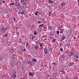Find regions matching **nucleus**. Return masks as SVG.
Returning a JSON list of instances; mask_svg holds the SVG:
<instances>
[{"instance_id": "f257e3e1", "label": "nucleus", "mask_w": 79, "mask_h": 79, "mask_svg": "<svg viewBox=\"0 0 79 79\" xmlns=\"http://www.w3.org/2000/svg\"><path fill=\"white\" fill-rule=\"evenodd\" d=\"M41 39H42V40H46L47 39V36L46 35H44L41 38Z\"/></svg>"}, {"instance_id": "f03ea898", "label": "nucleus", "mask_w": 79, "mask_h": 79, "mask_svg": "<svg viewBox=\"0 0 79 79\" xmlns=\"http://www.w3.org/2000/svg\"><path fill=\"white\" fill-rule=\"evenodd\" d=\"M16 58V56L15 54H13L12 56V60H14Z\"/></svg>"}, {"instance_id": "7ed1b4c3", "label": "nucleus", "mask_w": 79, "mask_h": 79, "mask_svg": "<svg viewBox=\"0 0 79 79\" xmlns=\"http://www.w3.org/2000/svg\"><path fill=\"white\" fill-rule=\"evenodd\" d=\"M16 75L15 74H13L12 75L11 77V78H13V79H15V78H16Z\"/></svg>"}, {"instance_id": "20e7f679", "label": "nucleus", "mask_w": 79, "mask_h": 79, "mask_svg": "<svg viewBox=\"0 0 79 79\" xmlns=\"http://www.w3.org/2000/svg\"><path fill=\"white\" fill-rule=\"evenodd\" d=\"M28 75L30 76H34V73L32 72L31 73L29 72L28 73Z\"/></svg>"}, {"instance_id": "39448f33", "label": "nucleus", "mask_w": 79, "mask_h": 79, "mask_svg": "<svg viewBox=\"0 0 79 79\" xmlns=\"http://www.w3.org/2000/svg\"><path fill=\"white\" fill-rule=\"evenodd\" d=\"M0 31H2V32H3V31H6V30H5V29L4 27H2L1 28V30H0Z\"/></svg>"}, {"instance_id": "423d86ee", "label": "nucleus", "mask_w": 79, "mask_h": 79, "mask_svg": "<svg viewBox=\"0 0 79 79\" xmlns=\"http://www.w3.org/2000/svg\"><path fill=\"white\" fill-rule=\"evenodd\" d=\"M35 64V63L33 62L32 61L30 62V66H33V65H34Z\"/></svg>"}, {"instance_id": "0eeeda50", "label": "nucleus", "mask_w": 79, "mask_h": 79, "mask_svg": "<svg viewBox=\"0 0 79 79\" xmlns=\"http://www.w3.org/2000/svg\"><path fill=\"white\" fill-rule=\"evenodd\" d=\"M39 45H36L35 47V50H38V49H39Z\"/></svg>"}, {"instance_id": "6e6552de", "label": "nucleus", "mask_w": 79, "mask_h": 79, "mask_svg": "<svg viewBox=\"0 0 79 79\" xmlns=\"http://www.w3.org/2000/svg\"><path fill=\"white\" fill-rule=\"evenodd\" d=\"M61 7H63V6H65L66 4L64 3V2H63L61 3Z\"/></svg>"}, {"instance_id": "1a4fd4ad", "label": "nucleus", "mask_w": 79, "mask_h": 79, "mask_svg": "<svg viewBox=\"0 0 79 79\" xmlns=\"http://www.w3.org/2000/svg\"><path fill=\"white\" fill-rule=\"evenodd\" d=\"M44 52L45 54H47V48H44Z\"/></svg>"}, {"instance_id": "9d476101", "label": "nucleus", "mask_w": 79, "mask_h": 79, "mask_svg": "<svg viewBox=\"0 0 79 79\" xmlns=\"http://www.w3.org/2000/svg\"><path fill=\"white\" fill-rule=\"evenodd\" d=\"M60 72H61V73H62V74H66V73H65V71H64V70H60Z\"/></svg>"}, {"instance_id": "9b49d317", "label": "nucleus", "mask_w": 79, "mask_h": 79, "mask_svg": "<svg viewBox=\"0 0 79 79\" xmlns=\"http://www.w3.org/2000/svg\"><path fill=\"white\" fill-rule=\"evenodd\" d=\"M53 76H54V77H56V76H57V72L54 73L53 74Z\"/></svg>"}, {"instance_id": "f8f14e48", "label": "nucleus", "mask_w": 79, "mask_h": 79, "mask_svg": "<svg viewBox=\"0 0 79 79\" xmlns=\"http://www.w3.org/2000/svg\"><path fill=\"white\" fill-rule=\"evenodd\" d=\"M32 61L35 63L37 61V60L34 59L32 60Z\"/></svg>"}, {"instance_id": "ddd939ff", "label": "nucleus", "mask_w": 79, "mask_h": 79, "mask_svg": "<svg viewBox=\"0 0 79 79\" xmlns=\"http://www.w3.org/2000/svg\"><path fill=\"white\" fill-rule=\"evenodd\" d=\"M74 63V62L69 63V66H72V65H73Z\"/></svg>"}, {"instance_id": "4468645a", "label": "nucleus", "mask_w": 79, "mask_h": 79, "mask_svg": "<svg viewBox=\"0 0 79 79\" xmlns=\"http://www.w3.org/2000/svg\"><path fill=\"white\" fill-rule=\"evenodd\" d=\"M74 52H72V53H71V54L69 55V56H70V57H71L72 55H74Z\"/></svg>"}, {"instance_id": "2eb2a0df", "label": "nucleus", "mask_w": 79, "mask_h": 79, "mask_svg": "<svg viewBox=\"0 0 79 79\" xmlns=\"http://www.w3.org/2000/svg\"><path fill=\"white\" fill-rule=\"evenodd\" d=\"M14 5H15V2L12 3H10L9 4V5H11L12 6H14Z\"/></svg>"}, {"instance_id": "dca6fc26", "label": "nucleus", "mask_w": 79, "mask_h": 79, "mask_svg": "<svg viewBox=\"0 0 79 79\" xmlns=\"http://www.w3.org/2000/svg\"><path fill=\"white\" fill-rule=\"evenodd\" d=\"M48 29L49 30H52V28L51 26H49L48 27Z\"/></svg>"}, {"instance_id": "f3484780", "label": "nucleus", "mask_w": 79, "mask_h": 79, "mask_svg": "<svg viewBox=\"0 0 79 79\" xmlns=\"http://www.w3.org/2000/svg\"><path fill=\"white\" fill-rule=\"evenodd\" d=\"M19 43H22V39H21V38H20L19 39Z\"/></svg>"}, {"instance_id": "a211bd4d", "label": "nucleus", "mask_w": 79, "mask_h": 79, "mask_svg": "<svg viewBox=\"0 0 79 79\" xmlns=\"http://www.w3.org/2000/svg\"><path fill=\"white\" fill-rule=\"evenodd\" d=\"M44 45V43H40V47H42V46H43Z\"/></svg>"}, {"instance_id": "6ab92c4d", "label": "nucleus", "mask_w": 79, "mask_h": 79, "mask_svg": "<svg viewBox=\"0 0 79 79\" xmlns=\"http://www.w3.org/2000/svg\"><path fill=\"white\" fill-rule=\"evenodd\" d=\"M61 39L62 40H64V39H65V36H63L61 38Z\"/></svg>"}, {"instance_id": "aec40b11", "label": "nucleus", "mask_w": 79, "mask_h": 79, "mask_svg": "<svg viewBox=\"0 0 79 79\" xmlns=\"http://www.w3.org/2000/svg\"><path fill=\"white\" fill-rule=\"evenodd\" d=\"M18 6L17 7L18 8H19L21 7V6L20 5H18Z\"/></svg>"}, {"instance_id": "412c9836", "label": "nucleus", "mask_w": 79, "mask_h": 79, "mask_svg": "<svg viewBox=\"0 0 79 79\" xmlns=\"http://www.w3.org/2000/svg\"><path fill=\"white\" fill-rule=\"evenodd\" d=\"M63 33V31L62 30H61L60 31V34H62V33Z\"/></svg>"}, {"instance_id": "4be33fe9", "label": "nucleus", "mask_w": 79, "mask_h": 79, "mask_svg": "<svg viewBox=\"0 0 79 79\" xmlns=\"http://www.w3.org/2000/svg\"><path fill=\"white\" fill-rule=\"evenodd\" d=\"M61 56L62 58H64V57H65V56L64 54L61 55Z\"/></svg>"}, {"instance_id": "5701e85b", "label": "nucleus", "mask_w": 79, "mask_h": 79, "mask_svg": "<svg viewBox=\"0 0 79 79\" xmlns=\"http://www.w3.org/2000/svg\"><path fill=\"white\" fill-rule=\"evenodd\" d=\"M39 13V12L38 11H36V12H35V15H36V16H37V15H38V13Z\"/></svg>"}, {"instance_id": "b1692460", "label": "nucleus", "mask_w": 79, "mask_h": 79, "mask_svg": "<svg viewBox=\"0 0 79 79\" xmlns=\"http://www.w3.org/2000/svg\"><path fill=\"white\" fill-rule=\"evenodd\" d=\"M43 26H44V24H41L39 25L40 27H43Z\"/></svg>"}, {"instance_id": "393cba45", "label": "nucleus", "mask_w": 79, "mask_h": 79, "mask_svg": "<svg viewBox=\"0 0 79 79\" xmlns=\"http://www.w3.org/2000/svg\"><path fill=\"white\" fill-rule=\"evenodd\" d=\"M34 35H36L37 34V31H35L34 33Z\"/></svg>"}, {"instance_id": "a878e982", "label": "nucleus", "mask_w": 79, "mask_h": 79, "mask_svg": "<svg viewBox=\"0 0 79 79\" xmlns=\"http://www.w3.org/2000/svg\"><path fill=\"white\" fill-rule=\"evenodd\" d=\"M18 15H21V11H19L18 12Z\"/></svg>"}, {"instance_id": "bb28decb", "label": "nucleus", "mask_w": 79, "mask_h": 79, "mask_svg": "<svg viewBox=\"0 0 79 79\" xmlns=\"http://www.w3.org/2000/svg\"><path fill=\"white\" fill-rule=\"evenodd\" d=\"M25 14V13H24V12L23 11L22 12H21V15H24Z\"/></svg>"}, {"instance_id": "cd10ccee", "label": "nucleus", "mask_w": 79, "mask_h": 79, "mask_svg": "<svg viewBox=\"0 0 79 79\" xmlns=\"http://www.w3.org/2000/svg\"><path fill=\"white\" fill-rule=\"evenodd\" d=\"M38 13H39V14H40V15H41V14H42V12L39 11V12H38Z\"/></svg>"}, {"instance_id": "c85d7f7f", "label": "nucleus", "mask_w": 79, "mask_h": 79, "mask_svg": "<svg viewBox=\"0 0 79 79\" xmlns=\"http://www.w3.org/2000/svg\"><path fill=\"white\" fill-rule=\"evenodd\" d=\"M15 29H16V31H18V29H19V27H15Z\"/></svg>"}, {"instance_id": "c756f323", "label": "nucleus", "mask_w": 79, "mask_h": 79, "mask_svg": "<svg viewBox=\"0 0 79 79\" xmlns=\"http://www.w3.org/2000/svg\"><path fill=\"white\" fill-rule=\"evenodd\" d=\"M27 63L28 64H29L30 65V64H31V61H27Z\"/></svg>"}, {"instance_id": "7c9ffc66", "label": "nucleus", "mask_w": 79, "mask_h": 79, "mask_svg": "<svg viewBox=\"0 0 79 79\" xmlns=\"http://www.w3.org/2000/svg\"><path fill=\"white\" fill-rule=\"evenodd\" d=\"M49 2L51 3H53V1H52L51 0H49Z\"/></svg>"}, {"instance_id": "2f4dec72", "label": "nucleus", "mask_w": 79, "mask_h": 79, "mask_svg": "<svg viewBox=\"0 0 79 79\" xmlns=\"http://www.w3.org/2000/svg\"><path fill=\"white\" fill-rule=\"evenodd\" d=\"M4 36L6 37H7V36H8V34H6L4 35Z\"/></svg>"}, {"instance_id": "473e14b6", "label": "nucleus", "mask_w": 79, "mask_h": 79, "mask_svg": "<svg viewBox=\"0 0 79 79\" xmlns=\"http://www.w3.org/2000/svg\"><path fill=\"white\" fill-rule=\"evenodd\" d=\"M50 35H51L52 36H53V35H54V33L53 34H52V33H51L50 34Z\"/></svg>"}, {"instance_id": "72a5a7b5", "label": "nucleus", "mask_w": 79, "mask_h": 79, "mask_svg": "<svg viewBox=\"0 0 79 79\" xmlns=\"http://www.w3.org/2000/svg\"><path fill=\"white\" fill-rule=\"evenodd\" d=\"M56 33H57V34H59L60 33V32L59 31H57L56 32Z\"/></svg>"}, {"instance_id": "f704fd0d", "label": "nucleus", "mask_w": 79, "mask_h": 79, "mask_svg": "<svg viewBox=\"0 0 79 79\" xmlns=\"http://www.w3.org/2000/svg\"><path fill=\"white\" fill-rule=\"evenodd\" d=\"M10 65H14V64H13L12 63H10Z\"/></svg>"}, {"instance_id": "c9c22d12", "label": "nucleus", "mask_w": 79, "mask_h": 79, "mask_svg": "<svg viewBox=\"0 0 79 79\" xmlns=\"http://www.w3.org/2000/svg\"><path fill=\"white\" fill-rule=\"evenodd\" d=\"M47 77H50V75H47Z\"/></svg>"}, {"instance_id": "e433bc0d", "label": "nucleus", "mask_w": 79, "mask_h": 79, "mask_svg": "<svg viewBox=\"0 0 79 79\" xmlns=\"http://www.w3.org/2000/svg\"><path fill=\"white\" fill-rule=\"evenodd\" d=\"M56 64H57L55 63V62H53V64H54V65H56Z\"/></svg>"}, {"instance_id": "4c0bfd02", "label": "nucleus", "mask_w": 79, "mask_h": 79, "mask_svg": "<svg viewBox=\"0 0 79 79\" xmlns=\"http://www.w3.org/2000/svg\"><path fill=\"white\" fill-rule=\"evenodd\" d=\"M15 4L16 6H17V7H18V5H17V3H15Z\"/></svg>"}, {"instance_id": "58836bf2", "label": "nucleus", "mask_w": 79, "mask_h": 79, "mask_svg": "<svg viewBox=\"0 0 79 79\" xmlns=\"http://www.w3.org/2000/svg\"><path fill=\"white\" fill-rule=\"evenodd\" d=\"M77 61H78V59H76V60H75V62H77Z\"/></svg>"}, {"instance_id": "ea45409f", "label": "nucleus", "mask_w": 79, "mask_h": 79, "mask_svg": "<svg viewBox=\"0 0 79 79\" xmlns=\"http://www.w3.org/2000/svg\"><path fill=\"white\" fill-rule=\"evenodd\" d=\"M60 51H63V48H60Z\"/></svg>"}, {"instance_id": "a19ab883", "label": "nucleus", "mask_w": 79, "mask_h": 79, "mask_svg": "<svg viewBox=\"0 0 79 79\" xmlns=\"http://www.w3.org/2000/svg\"><path fill=\"white\" fill-rule=\"evenodd\" d=\"M53 42H55V40L53 39Z\"/></svg>"}, {"instance_id": "79ce46f5", "label": "nucleus", "mask_w": 79, "mask_h": 79, "mask_svg": "<svg viewBox=\"0 0 79 79\" xmlns=\"http://www.w3.org/2000/svg\"><path fill=\"white\" fill-rule=\"evenodd\" d=\"M38 23H39V24L41 23V21H39L38 22Z\"/></svg>"}, {"instance_id": "37998d69", "label": "nucleus", "mask_w": 79, "mask_h": 79, "mask_svg": "<svg viewBox=\"0 0 79 79\" xmlns=\"http://www.w3.org/2000/svg\"><path fill=\"white\" fill-rule=\"evenodd\" d=\"M3 76H4V77H5V76H6V74H3Z\"/></svg>"}, {"instance_id": "c03bdc74", "label": "nucleus", "mask_w": 79, "mask_h": 79, "mask_svg": "<svg viewBox=\"0 0 79 79\" xmlns=\"http://www.w3.org/2000/svg\"><path fill=\"white\" fill-rule=\"evenodd\" d=\"M49 14H52V12H50V11H49Z\"/></svg>"}, {"instance_id": "a18cd8bd", "label": "nucleus", "mask_w": 79, "mask_h": 79, "mask_svg": "<svg viewBox=\"0 0 79 79\" xmlns=\"http://www.w3.org/2000/svg\"><path fill=\"white\" fill-rule=\"evenodd\" d=\"M27 45H28V43H26V46H27Z\"/></svg>"}, {"instance_id": "49530a36", "label": "nucleus", "mask_w": 79, "mask_h": 79, "mask_svg": "<svg viewBox=\"0 0 79 79\" xmlns=\"http://www.w3.org/2000/svg\"><path fill=\"white\" fill-rule=\"evenodd\" d=\"M18 10H17L15 12V13H18Z\"/></svg>"}, {"instance_id": "de8ad7c7", "label": "nucleus", "mask_w": 79, "mask_h": 79, "mask_svg": "<svg viewBox=\"0 0 79 79\" xmlns=\"http://www.w3.org/2000/svg\"><path fill=\"white\" fill-rule=\"evenodd\" d=\"M14 74H16V72L15 71L14 72Z\"/></svg>"}, {"instance_id": "09e8293b", "label": "nucleus", "mask_w": 79, "mask_h": 79, "mask_svg": "<svg viewBox=\"0 0 79 79\" xmlns=\"http://www.w3.org/2000/svg\"><path fill=\"white\" fill-rule=\"evenodd\" d=\"M26 4H27V2H25V3H24V5H26Z\"/></svg>"}, {"instance_id": "8fccbe9b", "label": "nucleus", "mask_w": 79, "mask_h": 79, "mask_svg": "<svg viewBox=\"0 0 79 79\" xmlns=\"http://www.w3.org/2000/svg\"><path fill=\"white\" fill-rule=\"evenodd\" d=\"M79 57V56H77V57H76V59H77V58H78Z\"/></svg>"}, {"instance_id": "3c124183", "label": "nucleus", "mask_w": 79, "mask_h": 79, "mask_svg": "<svg viewBox=\"0 0 79 79\" xmlns=\"http://www.w3.org/2000/svg\"><path fill=\"white\" fill-rule=\"evenodd\" d=\"M69 44H67V47H69Z\"/></svg>"}, {"instance_id": "603ef678", "label": "nucleus", "mask_w": 79, "mask_h": 79, "mask_svg": "<svg viewBox=\"0 0 79 79\" xmlns=\"http://www.w3.org/2000/svg\"><path fill=\"white\" fill-rule=\"evenodd\" d=\"M21 68H22V69H23V66H21Z\"/></svg>"}, {"instance_id": "864d4df0", "label": "nucleus", "mask_w": 79, "mask_h": 79, "mask_svg": "<svg viewBox=\"0 0 79 79\" xmlns=\"http://www.w3.org/2000/svg\"><path fill=\"white\" fill-rule=\"evenodd\" d=\"M58 28H59V29H60V28H61V26L59 27Z\"/></svg>"}, {"instance_id": "5fc2aeb1", "label": "nucleus", "mask_w": 79, "mask_h": 79, "mask_svg": "<svg viewBox=\"0 0 79 79\" xmlns=\"http://www.w3.org/2000/svg\"><path fill=\"white\" fill-rule=\"evenodd\" d=\"M2 3H4L5 2V1H2Z\"/></svg>"}, {"instance_id": "6e6d98bb", "label": "nucleus", "mask_w": 79, "mask_h": 79, "mask_svg": "<svg viewBox=\"0 0 79 79\" xmlns=\"http://www.w3.org/2000/svg\"><path fill=\"white\" fill-rule=\"evenodd\" d=\"M49 69H52V68L50 67L49 68Z\"/></svg>"}, {"instance_id": "4d7b16f0", "label": "nucleus", "mask_w": 79, "mask_h": 79, "mask_svg": "<svg viewBox=\"0 0 79 79\" xmlns=\"http://www.w3.org/2000/svg\"><path fill=\"white\" fill-rule=\"evenodd\" d=\"M34 36H32V39H33V38H34Z\"/></svg>"}, {"instance_id": "13d9d810", "label": "nucleus", "mask_w": 79, "mask_h": 79, "mask_svg": "<svg viewBox=\"0 0 79 79\" xmlns=\"http://www.w3.org/2000/svg\"><path fill=\"white\" fill-rule=\"evenodd\" d=\"M23 2V0H21V2Z\"/></svg>"}, {"instance_id": "bf43d9fd", "label": "nucleus", "mask_w": 79, "mask_h": 79, "mask_svg": "<svg viewBox=\"0 0 79 79\" xmlns=\"http://www.w3.org/2000/svg\"><path fill=\"white\" fill-rule=\"evenodd\" d=\"M43 21H44V20H45V19H43Z\"/></svg>"}, {"instance_id": "052dcab7", "label": "nucleus", "mask_w": 79, "mask_h": 79, "mask_svg": "<svg viewBox=\"0 0 79 79\" xmlns=\"http://www.w3.org/2000/svg\"><path fill=\"white\" fill-rule=\"evenodd\" d=\"M14 21H15V19H16L15 18H14Z\"/></svg>"}, {"instance_id": "680f3d73", "label": "nucleus", "mask_w": 79, "mask_h": 79, "mask_svg": "<svg viewBox=\"0 0 79 79\" xmlns=\"http://www.w3.org/2000/svg\"><path fill=\"white\" fill-rule=\"evenodd\" d=\"M29 0H25V2H26L27 1H29Z\"/></svg>"}, {"instance_id": "e2e57ef3", "label": "nucleus", "mask_w": 79, "mask_h": 79, "mask_svg": "<svg viewBox=\"0 0 79 79\" xmlns=\"http://www.w3.org/2000/svg\"><path fill=\"white\" fill-rule=\"evenodd\" d=\"M24 52H26V49H24Z\"/></svg>"}, {"instance_id": "0e129e2a", "label": "nucleus", "mask_w": 79, "mask_h": 79, "mask_svg": "<svg viewBox=\"0 0 79 79\" xmlns=\"http://www.w3.org/2000/svg\"><path fill=\"white\" fill-rule=\"evenodd\" d=\"M63 27V25H62L61 26H60V27Z\"/></svg>"}, {"instance_id": "69168bd1", "label": "nucleus", "mask_w": 79, "mask_h": 79, "mask_svg": "<svg viewBox=\"0 0 79 79\" xmlns=\"http://www.w3.org/2000/svg\"><path fill=\"white\" fill-rule=\"evenodd\" d=\"M50 79H54V78H50Z\"/></svg>"}, {"instance_id": "338daca9", "label": "nucleus", "mask_w": 79, "mask_h": 79, "mask_svg": "<svg viewBox=\"0 0 79 79\" xmlns=\"http://www.w3.org/2000/svg\"><path fill=\"white\" fill-rule=\"evenodd\" d=\"M77 2H79V0H77Z\"/></svg>"}, {"instance_id": "774afa93", "label": "nucleus", "mask_w": 79, "mask_h": 79, "mask_svg": "<svg viewBox=\"0 0 79 79\" xmlns=\"http://www.w3.org/2000/svg\"><path fill=\"white\" fill-rule=\"evenodd\" d=\"M78 38H79V35H78Z\"/></svg>"}]
</instances>
